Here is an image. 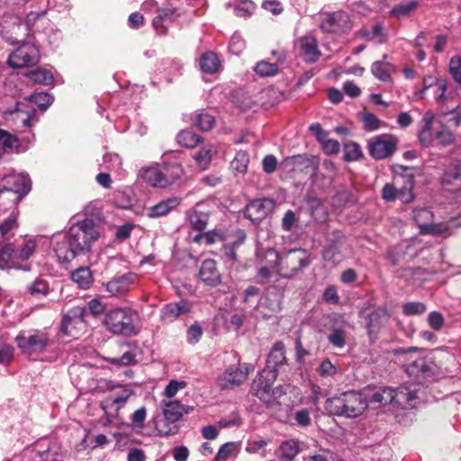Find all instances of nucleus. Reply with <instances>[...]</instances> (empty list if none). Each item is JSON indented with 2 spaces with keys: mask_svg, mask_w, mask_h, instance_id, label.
I'll return each mask as SVG.
<instances>
[{
  "mask_svg": "<svg viewBox=\"0 0 461 461\" xmlns=\"http://www.w3.org/2000/svg\"><path fill=\"white\" fill-rule=\"evenodd\" d=\"M418 139L424 148L443 149L455 142L456 135L433 112L427 111L419 123Z\"/></svg>",
  "mask_w": 461,
  "mask_h": 461,
  "instance_id": "obj_1",
  "label": "nucleus"
},
{
  "mask_svg": "<svg viewBox=\"0 0 461 461\" xmlns=\"http://www.w3.org/2000/svg\"><path fill=\"white\" fill-rule=\"evenodd\" d=\"M367 397L356 391H348L325 401L326 411L334 416L356 418L367 408Z\"/></svg>",
  "mask_w": 461,
  "mask_h": 461,
  "instance_id": "obj_2",
  "label": "nucleus"
},
{
  "mask_svg": "<svg viewBox=\"0 0 461 461\" xmlns=\"http://www.w3.org/2000/svg\"><path fill=\"white\" fill-rule=\"evenodd\" d=\"M67 234L68 242L80 255L90 252L101 236L99 225L90 218L72 223Z\"/></svg>",
  "mask_w": 461,
  "mask_h": 461,
  "instance_id": "obj_3",
  "label": "nucleus"
},
{
  "mask_svg": "<svg viewBox=\"0 0 461 461\" xmlns=\"http://www.w3.org/2000/svg\"><path fill=\"white\" fill-rule=\"evenodd\" d=\"M184 174L180 164L176 162L156 164L140 171L142 179L149 185L167 188L176 183Z\"/></svg>",
  "mask_w": 461,
  "mask_h": 461,
  "instance_id": "obj_4",
  "label": "nucleus"
},
{
  "mask_svg": "<svg viewBox=\"0 0 461 461\" xmlns=\"http://www.w3.org/2000/svg\"><path fill=\"white\" fill-rule=\"evenodd\" d=\"M276 377L277 373L275 370L264 369L252 383V391L255 395L267 406L273 404L276 398L285 393L281 387L272 388Z\"/></svg>",
  "mask_w": 461,
  "mask_h": 461,
  "instance_id": "obj_5",
  "label": "nucleus"
},
{
  "mask_svg": "<svg viewBox=\"0 0 461 461\" xmlns=\"http://www.w3.org/2000/svg\"><path fill=\"white\" fill-rule=\"evenodd\" d=\"M163 417L155 420V427L161 436L175 434L177 427L175 424L184 413L188 412V408L178 401H164Z\"/></svg>",
  "mask_w": 461,
  "mask_h": 461,
  "instance_id": "obj_6",
  "label": "nucleus"
},
{
  "mask_svg": "<svg viewBox=\"0 0 461 461\" xmlns=\"http://www.w3.org/2000/svg\"><path fill=\"white\" fill-rule=\"evenodd\" d=\"M132 312L127 309H113L106 313L104 325L113 334L135 336L138 329L133 323Z\"/></svg>",
  "mask_w": 461,
  "mask_h": 461,
  "instance_id": "obj_7",
  "label": "nucleus"
},
{
  "mask_svg": "<svg viewBox=\"0 0 461 461\" xmlns=\"http://www.w3.org/2000/svg\"><path fill=\"white\" fill-rule=\"evenodd\" d=\"M310 264L309 253L305 249H290L280 256L277 273L280 276L291 278Z\"/></svg>",
  "mask_w": 461,
  "mask_h": 461,
  "instance_id": "obj_8",
  "label": "nucleus"
},
{
  "mask_svg": "<svg viewBox=\"0 0 461 461\" xmlns=\"http://www.w3.org/2000/svg\"><path fill=\"white\" fill-rule=\"evenodd\" d=\"M282 167L288 173L304 174L312 177L318 171L319 160L313 156L295 155L285 158Z\"/></svg>",
  "mask_w": 461,
  "mask_h": 461,
  "instance_id": "obj_9",
  "label": "nucleus"
},
{
  "mask_svg": "<svg viewBox=\"0 0 461 461\" xmlns=\"http://www.w3.org/2000/svg\"><path fill=\"white\" fill-rule=\"evenodd\" d=\"M15 340L18 348L29 355L43 351L50 342L47 333L41 330H33L28 334L20 333Z\"/></svg>",
  "mask_w": 461,
  "mask_h": 461,
  "instance_id": "obj_10",
  "label": "nucleus"
},
{
  "mask_svg": "<svg viewBox=\"0 0 461 461\" xmlns=\"http://www.w3.org/2000/svg\"><path fill=\"white\" fill-rule=\"evenodd\" d=\"M412 219L417 223L420 233L423 235H439L447 230L445 223H434L433 213L426 208H416L412 212Z\"/></svg>",
  "mask_w": 461,
  "mask_h": 461,
  "instance_id": "obj_11",
  "label": "nucleus"
},
{
  "mask_svg": "<svg viewBox=\"0 0 461 461\" xmlns=\"http://www.w3.org/2000/svg\"><path fill=\"white\" fill-rule=\"evenodd\" d=\"M107 387L112 391H115L116 389H118V391L101 402V408L106 413L111 410H114L117 412L126 403L129 398L133 395V391L125 385H115L113 382H108Z\"/></svg>",
  "mask_w": 461,
  "mask_h": 461,
  "instance_id": "obj_12",
  "label": "nucleus"
},
{
  "mask_svg": "<svg viewBox=\"0 0 461 461\" xmlns=\"http://www.w3.org/2000/svg\"><path fill=\"white\" fill-rule=\"evenodd\" d=\"M39 60V50L32 44H23L8 58V64L12 68H24L35 65Z\"/></svg>",
  "mask_w": 461,
  "mask_h": 461,
  "instance_id": "obj_13",
  "label": "nucleus"
},
{
  "mask_svg": "<svg viewBox=\"0 0 461 461\" xmlns=\"http://www.w3.org/2000/svg\"><path fill=\"white\" fill-rule=\"evenodd\" d=\"M396 145L397 140L393 136L380 135L369 141V154L375 159H384L395 151Z\"/></svg>",
  "mask_w": 461,
  "mask_h": 461,
  "instance_id": "obj_14",
  "label": "nucleus"
},
{
  "mask_svg": "<svg viewBox=\"0 0 461 461\" xmlns=\"http://www.w3.org/2000/svg\"><path fill=\"white\" fill-rule=\"evenodd\" d=\"M49 242L60 263L69 262L80 255L77 250L74 249L71 242H68L67 233H57L50 238Z\"/></svg>",
  "mask_w": 461,
  "mask_h": 461,
  "instance_id": "obj_15",
  "label": "nucleus"
},
{
  "mask_svg": "<svg viewBox=\"0 0 461 461\" xmlns=\"http://www.w3.org/2000/svg\"><path fill=\"white\" fill-rule=\"evenodd\" d=\"M320 28L325 32H343L349 28V17L346 12L338 11L322 14Z\"/></svg>",
  "mask_w": 461,
  "mask_h": 461,
  "instance_id": "obj_16",
  "label": "nucleus"
},
{
  "mask_svg": "<svg viewBox=\"0 0 461 461\" xmlns=\"http://www.w3.org/2000/svg\"><path fill=\"white\" fill-rule=\"evenodd\" d=\"M0 27L3 37L11 44L19 43V37L27 32L22 19L14 15L5 17Z\"/></svg>",
  "mask_w": 461,
  "mask_h": 461,
  "instance_id": "obj_17",
  "label": "nucleus"
},
{
  "mask_svg": "<svg viewBox=\"0 0 461 461\" xmlns=\"http://www.w3.org/2000/svg\"><path fill=\"white\" fill-rule=\"evenodd\" d=\"M420 386L410 384L401 386L397 389L393 388V407L408 409L416 406L419 399Z\"/></svg>",
  "mask_w": 461,
  "mask_h": 461,
  "instance_id": "obj_18",
  "label": "nucleus"
},
{
  "mask_svg": "<svg viewBox=\"0 0 461 461\" xmlns=\"http://www.w3.org/2000/svg\"><path fill=\"white\" fill-rule=\"evenodd\" d=\"M249 371V366H245L244 369L240 366H230L219 377L218 384L222 389L239 386L247 380Z\"/></svg>",
  "mask_w": 461,
  "mask_h": 461,
  "instance_id": "obj_19",
  "label": "nucleus"
},
{
  "mask_svg": "<svg viewBox=\"0 0 461 461\" xmlns=\"http://www.w3.org/2000/svg\"><path fill=\"white\" fill-rule=\"evenodd\" d=\"M273 207V200L267 198L257 199L247 205L244 215L254 223H258L272 211Z\"/></svg>",
  "mask_w": 461,
  "mask_h": 461,
  "instance_id": "obj_20",
  "label": "nucleus"
},
{
  "mask_svg": "<svg viewBox=\"0 0 461 461\" xmlns=\"http://www.w3.org/2000/svg\"><path fill=\"white\" fill-rule=\"evenodd\" d=\"M0 269H17L23 271H30L31 264H22L18 262L16 254L14 253V245L12 243H6L0 249Z\"/></svg>",
  "mask_w": 461,
  "mask_h": 461,
  "instance_id": "obj_21",
  "label": "nucleus"
},
{
  "mask_svg": "<svg viewBox=\"0 0 461 461\" xmlns=\"http://www.w3.org/2000/svg\"><path fill=\"white\" fill-rule=\"evenodd\" d=\"M191 308V303L185 300L167 303L160 310V319L165 322H173L178 317L189 313Z\"/></svg>",
  "mask_w": 461,
  "mask_h": 461,
  "instance_id": "obj_22",
  "label": "nucleus"
},
{
  "mask_svg": "<svg viewBox=\"0 0 461 461\" xmlns=\"http://www.w3.org/2000/svg\"><path fill=\"white\" fill-rule=\"evenodd\" d=\"M3 182L4 184L1 185V187L11 190L13 192H18L17 194H21L22 199L31 190V179L28 176L23 174L6 176Z\"/></svg>",
  "mask_w": 461,
  "mask_h": 461,
  "instance_id": "obj_23",
  "label": "nucleus"
},
{
  "mask_svg": "<svg viewBox=\"0 0 461 461\" xmlns=\"http://www.w3.org/2000/svg\"><path fill=\"white\" fill-rule=\"evenodd\" d=\"M201 280L210 286H216L221 284V275L216 267V262L213 259H205L199 271Z\"/></svg>",
  "mask_w": 461,
  "mask_h": 461,
  "instance_id": "obj_24",
  "label": "nucleus"
},
{
  "mask_svg": "<svg viewBox=\"0 0 461 461\" xmlns=\"http://www.w3.org/2000/svg\"><path fill=\"white\" fill-rule=\"evenodd\" d=\"M272 54L276 57L275 62L261 60L256 64L254 70L258 76L263 77H273L278 73V66L285 61V56L284 53L276 50L272 51Z\"/></svg>",
  "mask_w": 461,
  "mask_h": 461,
  "instance_id": "obj_25",
  "label": "nucleus"
},
{
  "mask_svg": "<svg viewBox=\"0 0 461 461\" xmlns=\"http://www.w3.org/2000/svg\"><path fill=\"white\" fill-rule=\"evenodd\" d=\"M301 53L308 63H314L321 56L317 40L312 36H303L299 40Z\"/></svg>",
  "mask_w": 461,
  "mask_h": 461,
  "instance_id": "obj_26",
  "label": "nucleus"
},
{
  "mask_svg": "<svg viewBox=\"0 0 461 461\" xmlns=\"http://www.w3.org/2000/svg\"><path fill=\"white\" fill-rule=\"evenodd\" d=\"M85 315L86 310L82 307L77 306L70 309L62 317L61 331L66 335H71L70 327L83 323Z\"/></svg>",
  "mask_w": 461,
  "mask_h": 461,
  "instance_id": "obj_27",
  "label": "nucleus"
},
{
  "mask_svg": "<svg viewBox=\"0 0 461 461\" xmlns=\"http://www.w3.org/2000/svg\"><path fill=\"white\" fill-rule=\"evenodd\" d=\"M0 186V213L14 212L22 201L21 194Z\"/></svg>",
  "mask_w": 461,
  "mask_h": 461,
  "instance_id": "obj_28",
  "label": "nucleus"
},
{
  "mask_svg": "<svg viewBox=\"0 0 461 461\" xmlns=\"http://www.w3.org/2000/svg\"><path fill=\"white\" fill-rule=\"evenodd\" d=\"M345 244L340 240L331 241L323 249L322 258L330 266L335 267L344 258Z\"/></svg>",
  "mask_w": 461,
  "mask_h": 461,
  "instance_id": "obj_29",
  "label": "nucleus"
},
{
  "mask_svg": "<svg viewBox=\"0 0 461 461\" xmlns=\"http://www.w3.org/2000/svg\"><path fill=\"white\" fill-rule=\"evenodd\" d=\"M135 280L136 276L132 273H128L108 282L106 285V288L111 294L117 295L128 291L130 286L135 282Z\"/></svg>",
  "mask_w": 461,
  "mask_h": 461,
  "instance_id": "obj_30",
  "label": "nucleus"
},
{
  "mask_svg": "<svg viewBox=\"0 0 461 461\" xmlns=\"http://www.w3.org/2000/svg\"><path fill=\"white\" fill-rule=\"evenodd\" d=\"M285 361V345L283 342H276L267 356V366L265 369L275 370L276 372V368L279 366L284 365Z\"/></svg>",
  "mask_w": 461,
  "mask_h": 461,
  "instance_id": "obj_31",
  "label": "nucleus"
},
{
  "mask_svg": "<svg viewBox=\"0 0 461 461\" xmlns=\"http://www.w3.org/2000/svg\"><path fill=\"white\" fill-rule=\"evenodd\" d=\"M19 211L11 212L9 216L0 222V237L3 241L10 240L18 228Z\"/></svg>",
  "mask_w": 461,
  "mask_h": 461,
  "instance_id": "obj_32",
  "label": "nucleus"
},
{
  "mask_svg": "<svg viewBox=\"0 0 461 461\" xmlns=\"http://www.w3.org/2000/svg\"><path fill=\"white\" fill-rule=\"evenodd\" d=\"M202 203H197L194 209L188 213V218L193 229L203 231L207 225L209 220V214L201 210Z\"/></svg>",
  "mask_w": 461,
  "mask_h": 461,
  "instance_id": "obj_33",
  "label": "nucleus"
},
{
  "mask_svg": "<svg viewBox=\"0 0 461 461\" xmlns=\"http://www.w3.org/2000/svg\"><path fill=\"white\" fill-rule=\"evenodd\" d=\"M32 452V458L39 457L42 461H56V452L50 447V441L47 438L38 441Z\"/></svg>",
  "mask_w": 461,
  "mask_h": 461,
  "instance_id": "obj_34",
  "label": "nucleus"
},
{
  "mask_svg": "<svg viewBox=\"0 0 461 461\" xmlns=\"http://www.w3.org/2000/svg\"><path fill=\"white\" fill-rule=\"evenodd\" d=\"M280 310L279 300L277 298L272 299L270 296L262 297L257 307V311L266 319L270 318Z\"/></svg>",
  "mask_w": 461,
  "mask_h": 461,
  "instance_id": "obj_35",
  "label": "nucleus"
},
{
  "mask_svg": "<svg viewBox=\"0 0 461 461\" xmlns=\"http://www.w3.org/2000/svg\"><path fill=\"white\" fill-rule=\"evenodd\" d=\"M371 72L380 81L389 82L392 74L394 72V67L384 59L375 61L371 66Z\"/></svg>",
  "mask_w": 461,
  "mask_h": 461,
  "instance_id": "obj_36",
  "label": "nucleus"
},
{
  "mask_svg": "<svg viewBox=\"0 0 461 461\" xmlns=\"http://www.w3.org/2000/svg\"><path fill=\"white\" fill-rule=\"evenodd\" d=\"M215 152L216 149L212 144H203L197 151L194 152L192 157L200 168L206 169Z\"/></svg>",
  "mask_w": 461,
  "mask_h": 461,
  "instance_id": "obj_37",
  "label": "nucleus"
},
{
  "mask_svg": "<svg viewBox=\"0 0 461 461\" xmlns=\"http://www.w3.org/2000/svg\"><path fill=\"white\" fill-rule=\"evenodd\" d=\"M180 204V199L178 197H170L162 200L158 203L152 206L149 210V215L151 217H160L167 214L173 209L176 208Z\"/></svg>",
  "mask_w": 461,
  "mask_h": 461,
  "instance_id": "obj_38",
  "label": "nucleus"
},
{
  "mask_svg": "<svg viewBox=\"0 0 461 461\" xmlns=\"http://www.w3.org/2000/svg\"><path fill=\"white\" fill-rule=\"evenodd\" d=\"M257 258L260 266H269L270 267L277 270L280 265V255L272 248L258 249Z\"/></svg>",
  "mask_w": 461,
  "mask_h": 461,
  "instance_id": "obj_39",
  "label": "nucleus"
},
{
  "mask_svg": "<svg viewBox=\"0 0 461 461\" xmlns=\"http://www.w3.org/2000/svg\"><path fill=\"white\" fill-rule=\"evenodd\" d=\"M369 403H378L380 405H393V388L391 387H380L375 390L372 395L367 399Z\"/></svg>",
  "mask_w": 461,
  "mask_h": 461,
  "instance_id": "obj_40",
  "label": "nucleus"
},
{
  "mask_svg": "<svg viewBox=\"0 0 461 461\" xmlns=\"http://www.w3.org/2000/svg\"><path fill=\"white\" fill-rule=\"evenodd\" d=\"M221 67L218 56L212 51H207L203 54L200 59L201 69L207 74L216 73Z\"/></svg>",
  "mask_w": 461,
  "mask_h": 461,
  "instance_id": "obj_41",
  "label": "nucleus"
},
{
  "mask_svg": "<svg viewBox=\"0 0 461 461\" xmlns=\"http://www.w3.org/2000/svg\"><path fill=\"white\" fill-rule=\"evenodd\" d=\"M443 183L445 184H455L456 189L461 188V163L459 161H454L449 167L445 171L443 177Z\"/></svg>",
  "mask_w": 461,
  "mask_h": 461,
  "instance_id": "obj_42",
  "label": "nucleus"
},
{
  "mask_svg": "<svg viewBox=\"0 0 461 461\" xmlns=\"http://www.w3.org/2000/svg\"><path fill=\"white\" fill-rule=\"evenodd\" d=\"M361 36L375 44H382L387 40V35L380 23H375L371 30L362 31Z\"/></svg>",
  "mask_w": 461,
  "mask_h": 461,
  "instance_id": "obj_43",
  "label": "nucleus"
},
{
  "mask_svg": "<svg viewBox=\"0 0 461 461\" xmlns=\"http://www.w3.org/2000/svg\"><path fill=\"white\" fill-rule=\"evenodd\" d=\"M41 240L46 241L47 239L44 237H39L33 240H26L20 249V250L17 253H15L17 260H21L23 262L27 261L33 255L37 244Z\"/></svg>",
  "mask_w": 461,
  "mask_h": 461,
  "instance_id": "obj_44",
  "label": "nucleus"
},
{
  "mask_svg": "<svg viewBox=\"0 0 461 461\" xmlns=\"http://www.w3.org/2000/svg\"><path fill=\"white\" fill-rule=\"evenodd\" d=\"M177 15L176 10L171 8H163L158 11V15L153 19V26L155 29L164 28L166 23H173Z\"/></svg>",
  "mask_w": 461,
  "mask_h": 461,
  "instance_id": "obj_45",
  "label": "nucleus"
},
{
  "mask_svg": "<svg viewBox=\"0 0 461 461\" xmlns=\"http://www.w3.org/2000/svg\"><path fill=\"white\" fill-rule=\"evenodd\" d=\"M73 282L82 289H87L92 283V275L88 267H80L71 273Z\"/></svg>",
  "mask_w": 461,
  "mask_h": 461,
  "instance_id": "obj_46",
  "label": "nucleus"
},
{
  "mask_svg": "<svg viewBox=\"0 0 461 461\" xmlns=\"http://www.w3.org/2000/svg\"><path fill=\"white\" fill-rule=\"evenodd\" d=\"M299 452V442L294 439L286 440L283 442L279 447L280 456L286 459L287 461H292Z\"/></svg>",
  "mask_w": 461,
  "mask_h": 461,
  "instance_id": "obj_47",
  "label": "nucleus"
},
{
  "mask_svg": "<svg viewBox=\"0 0 461 461\" xmlns=\"http://www.w3.org/2000/svg\"><path fill=\"white\" fill-rule=\"evenodd\" d=\"M418 7L417 0H409L407 3H401L399 5H394L391 11L390 14L392 16L397 18L406 17L411 14Z\"/></svg>",
  "mask_w": 461,
  "mask_h": 461,
  "instance_id": "obj_48",
  "label": "nucleus"
},
{
  "mask_svg": "<svg viewBox=\"0 0 461 461\" xmlns=\"http://www.w3.org/2000/svg\"><path fill=\"white\" fill-rule=\"evenodd\" d=\"M385 314L386 312L384 309H376L368 314L366 319V328L369 335L375 333L378 330L381 325V320L385 316Z\"/></svg>",
  "mask_w": 461,
  "mask_h": 461,
  "instance_id": "obj_49",
  "label": "nucleus"
},
{
  "mask_svg": "<svg viewBox=\"0 0 461 461\" xmlns=\"http://www.w3.org/2000/svg\"><path fill=\"white\" fill-rule=\"evenodd\" d=\"M177 142L189 149L195 148L198 143L202 141V139L199 135L190 131H182L178 133L176 137Z\"/></svg>",
  "mask_w": 461,
  "mask_h": 461,
  "instance_id": "obj_50",
  "label": "nucleus"
},
{
  "mask_svg": "<svg viewBox=\"0 0 461 461\" xmlns=\"http://www.w3.org/2000/svg\"><path fill=\"white\" fill-rule=\"evenodd\" d=\"M30 79L34 83L42 84V85H50L53 82V75L43 68H38L31 71L28 74Z\"/></svg>",
  "mask_w": 461,
  "mask_h": 461,
  "instance_id": "obj_51",
  "label": "nucleus"
},
{
  "mask_svg": "<svg viewBox=\"0 0 461 461\" xmlns=\"http://www.w3.org/2000/svg\"><path fill=\"white\" fill-rule=\"evenodd\" d=\"M249 162V155L246 151L240 150L236 153L235 158L231 161V167L237 173L244 174L247 171Z\"/></svg>",
  "mask_w": 461,
  "mask_h": 461,
  "instance_id": "obj_52",
  "label": "nucleus"
},
{
  "mask_svg": "<svg viewBox=\"0 0 461 461\" xmlns=\"http://www.w3.org/2000/svg\"><path fill=\"white\" fill-rule=\"evenodd\" d=\"M194 124L201 131H210L214 125V118L209 113H199L194 115Z\"/></svg>",
  "mask_w": 461,
  "mask_h": 461,
  "instance_id": "obj_53",
  "label": "nucleus"
},
{
  "mask_svg": "<svg viewBox=\"0 0 461 461\" xmlns=\"http://www.w3.org/2000/svg\"><path fill=\"white\" fill-rule=\"evenodd\" d=\"M360 146L353 141L344 144V159L346 161H356L362 157Z\"/></svg>",
  "mask_w": 461,
  "mask_h": 461,
  "instance_id": "obj_54",
  "label": "nucleus"
},
{
  "mask_svg": "<svg viewBox=\"0 0 461 461\" xmlns=\"http://www.w3.org/2000/svg\"><path fill=\"white\" fill-rule=\"evenodd\" d=\"M17 143V138L8 131L0 129V153L4 155L13 149L14 144Z\"/></svg>",
  "mask_w": 461,
  "mask_h": 461,
  "instance_id": "obj_55",
  "label": "nucleus"
},
{
  "mask_svg": "<svg viewBox=\"0 0 461 461\" xmlns=\"http://www.w3.org/2000/svg\"><path fill=\"white\" fill-rule=\"evenodd\" d=\"M238 452V445L235 442H227L223 444L216 455V460H224L234 458Z\"/></svg>",
  "mask_w": 461,
  "mask_h": 461,
  "instance_id": "obj_56",
  "label": "nucleus"
},
{
  "mask_svg": "<svg viewBox=\"0 0 461 461\" xmlns=\"http://www.w3.org/2000/svg\"><path fill=\"white\" fill-rule=\"evenodd\" d=\"M426 309V305L421 302H409L402 305V312L408 316L422 314Z\"/></svg>",
  "mask_w": 461,
  "mask_h": 461,
  "instance_id": "obj_57",
  "label": "nucleus"
},
{
  "mask_svg": "<svg viewBox=\"0 0 461 461\" xmlns=\"http://www.w3.org/2000/svg\"><path fill=\"white\" fill-rule=\"evenodd\" d=\"M147 416V410L144 406L136 410L131 416V426L134 429H143L144 421Z\"/></svg>",
  "mask_w": 461,
  "mask_h": 461,
  "instance_id": "obj_58",
  "label": "nucleus"
},
{
  "mask_svg": "<svg viewBox=\"0 0 461 461\" xmlns=\"http://www.w3.org/2000/svg\"><path fill=\"white\" fill-rule=\"evenodd\" d=\"M31 101L37 104L41 110H46L53 102V97L48 93L41 92L32 95Z\"/></svg>",
  "mask_w": 461,
  "mask_h": 461,
  "instance_id": "obj_59",
  "label": "nucleus"
},
{
  "mask_svg": "<svg viewBox=\"0 0 461 461\" xmlns=\"http://www.w3.org/2000/svg\"><path fill=\"white\" fill-rule=\"evenodd\" d=\"M49 285L43 279H36L33 283L28 285V291L32 295L42 294L46 295L49 294Z\"/></svg>",
  "mask_w": 461,
  "mask_h": 461,
  "instance_id": "obj_60",
  "label": "nucleus"
},
{
  "mask_svg": "<svg viewBox=\"0 0 461 461\" xmlns=\"http://www.w3.org/2000/svg\"><path fill=\"white\" fill-rule=\"evenodd\" d=\"M412 180L409 179L404 186L398 190L397 198L403 203H411L413 200Z\"/></svg>",
  "mask_w": 461,
  "mask_h": 461,
  "instance_id": "obj_61",
  "label": "nucleus"
},
{
  "mask_svg": "<svg viewBox=\"0 0 461 461\" xmlns=\"http://www.w3.org/2000/svg\"><path fill=\"white\" fill-rule=\"evenodd\" d=\"M14 357V348L0 338V364H8Z\"/></svg>",
  "mask_w": 461,
  "mask_h": 461,
  "instance_id": "obj_62",
  "label": "nucleus"
},
{
  "mask_svg": "<svg viewBox=\"0 0 461 461\" xmlns=\"http://www.w3.org/2000/svg\"><path fill=\"white\" fill-rule=\"evenodd\" d=\"M328 340L336 348H343L346 343V333L343 330L336 329L329 335Z\"/></svg>",
  "mask_w": 461,
  "mask_h": 461,
  "instance_id": "obj_63",
  "label": "nucleus"
},
{
  "mask_svg": "<svg viewBox=\"0 0 461 461\" xmlns=\"http://www.w3.org/2000/svg\"><path fill=\"white\" fill-rule=\"evenodd\" d=\"M449 72L456 81L461 80V57L455 56L449 61Z\"/></svg>",
  "mask_w": 461,
  "mask_h": 461,
  "instance_id": "obj_64",
  "label": "nucleus"
}]
</instances>
